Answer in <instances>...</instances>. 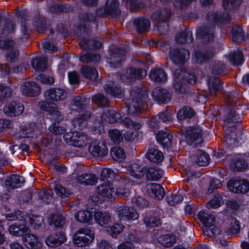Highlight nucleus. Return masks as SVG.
<instances>
[{
  "label": "nucleus",
  "mask_w": 249,
  "mask_h": 249,
  "mask_svg": "<svg viewBox=\"0 0 249 249\" xmlns=\"http://www.w3.org/2000/svg\"><path fill=\"white\" fill-rule=\"evenodd\" d=\"M224 128L226 136L228 138V142L232 146H238L240 142L241 129L239 126V115L235 111L231 110L224 120Z\"/></svg>",
  "instance_id": "obj_1"
},
{
  "label": "nucleus",
  "mask_w": 249,
  "mask_h": 249,
  "mask_svg": "<svg viewBox=\"0 0 249 249\" xmlns=\"http://www.w3.org/2000/svg\"><path fill=\"white\" fill-rule=\"evenodd\" d=\"M229 18V15L227 12L223 14L219 12H211L207 15L206 25L199 29L197 32V36L204 40L210 41L214 36V26L216 22H222Z\"/></svg>",
  "instance_id": "obj_2"
},
{
  "label": "nucleus",
  "mask_w": 249,
  "mask_h": 249,
  "mask_svg": "<svg viewBox=\"0 0 249 249\" xmlns=\"http://www.w3.org/2000/svg\"><path fill=\"white\" fill-rule=\"evenodd\" d=\"M97 193L104 198H110L115 196L128 197L130 194V191L128 188L124 186L122 182L115 185L106 182L98 187Z\"/></svg>",
  "instance_id": "obj_3"
},
{
  "label": "nucleus",
  "mask_w": 249,
  "mask_h": 249,
  "mask_svg": "<svg viewBox=\"0 0 249 249\" xmlns=\"http://www.w3.org/2000/svg\"><path fill=\"white\" fill-rule=\"evenodd\" d=\"M196 82L195 76L180 69L175 71L173 76V86L176 92L183 93L186 92L188 84Z\"/></svg>",
  "instance_id": "obj_4"
},
{
  "label": "nucleus",
  "mask_w": 249,
  "mask_h": 249,
  "mask_svg": "<svg viewBox=\"0 0 249 249\" xmlns=\"http://www.w3.org/2000/svg\"><path fill=\"white\" fill-rule=\"evenodd\" d=\"M131 99L126 103L127 111L130 114L141 113L144 109L143 103L148 97L146 92L140 89L132 90L130 93Z\"/></svg>",
  "instance_id": "obj_5"
},
{
  "label": "nucleus",
  "mask_w": 249,
  "mask_h": 249,
  "mask_svg": "<svg viewBox=\"0 0 249 249\" xmlns=\"http://www.w3.org/2000/svg\"><path fill=\"white\" fill-rule=\"evenodd\" d=\"M122 121L121 114L114 110H107L103 114L100 113L96 116L92 127L95 132L101 133L104 131V123H122Z\"/></svg>",
  "instance_id": "obj_6"
},
{
  "label": "nucleus",
  "mask_w": 249,
  "mask_h": 249,
  "mask_svg": "<svg viewBox=\"0 0 249 249\" xmlns=\"http://www.w3.org/2000/svg\"><path fill=\"white\" fill-rule=\"evenodd\" d=\"M86 102L87 99L81 96H77L73 100L72 107H74L75 108H72L71 109L77 110L80 108L81 109L79 112V117L73 121V124L75 127L77 125L78 128H81L84 127L86 124L84 121L89 118L91 116L90 112L84 109Z\"/></svg>",
  "instance_id": "obj_7"
},
{
  "label": "nucleus",
  "mask_w": 249,
  "mask_h": 249,
  "mask_svg": "<svg viewBox=\"0 0 249 249\" xmlns=\"http://www.w3.org/2000/svg\"><path fill=\"white\" fill-rule=\"evenodd\" d=\"M1 51L7 61L13 63L18 59V51L12 38L7 37L1 40Z\"/></svg>",
  "instance_id": "obj_8"
},
{
  "label": "nucleus",
  "mask_w": 249,
  "mask_h": 249,
  "mask_svg": "<svg viewBox=\"0 0 249 249\" xmlns=\"http://www.w3.org/2000/svg\"><path fill=\"white\" fill-rule=\"evenodd\" d=\"M94 232L88 228L77 230L73 238V244L78 247H83L91 244L94 239Z\"/></svg>",
  "instance_id": "obj_9"
},
{
  "label": "nucleus",
  "mask_w": 249,
  "mask_h": 249,
  "mask_svg": "<svg viewBox=\"0 0 249 249\" xmlns=\"http://www.w3.org/2000/svg\"><path fill=\"white\" fill-rule=\"evenodd\" d=\"M64 138L70 145L79 148L86 146L89 140V137L83 132L75 131L71 135L67 134Z\"/></svg>",
  "instance_id": "obj_10"
},
{
  "label": "nucleus",
  "mask_w": 249,
  "mask_h": 249,
  "mask_svg": "<svg viewBox=\"0 0 249 249\" xmlns=\"http://www.w3.org/2000/svg\"><path fill=\"white\" fill-rule=\"evenodd\" d=\"M169 57L175 64L183 65L189 59L190 53L183 48H174L170 50Z\"/></svg>",
  "instance_id": "obj_11"
},
{
  "label": "nucleus",
  "mask_w": 249,
  "mask_h": 249,
  "mask_svg": "<svg viewBox=\"0 0 249 249\" xmlns=\"http://www.w3.org/2000/svg\"><path fill=\"white\" fill-rule=\"evenodd\" d=\"M66 91L60 88H52L44 92V96L47 101L60 102L64 100L67 97Z\"/></svg>",
  "instance_id": "obj_12"
},
{
  "label": "nucleus",
  "mask_w": 249,
  "mask_h": 249,
  "mask_svg": "<svg viewBox=\"0 0 249 249\" xmlns=\"http://www.w3.org/2000/svg\"><path fill=\"white\" fill-rule=\"evenodd\" d=\"M89 152L93 156L103 157L107 155L108 149L106 143L103 141L94 140L90 143L89 148Z\"/></svg>",
  "instance_id": "obj_13"
},
{
  "label": "nucleus",
  "mask_w": 249,
  "mask_h": 249,
  "mask_svg": "<svg viewBox=\"0 0 249 249\" xmlns=\"http://www.w3.org/2000/svg\"><path fill=\"white\" fill-rule=\"evenodd\" d=\"M118 218L122 221L135 220L139 217V214L133 208L122 205L116 209Z\"/></svg>",
  "instance_id": "obj_14"
},
{
  "label": "nucleus",
  "mask_w": 249,
  "mask_h": 249,
  "mask_svg": "<svg viewBox=\"0 0 249 249\" xmlns=\"http://www.w3.org/2000/svg\"><path fill=\"white\" fill-rule=\"evenodd\" d=\"M24 110L23 105L15 101L6 103L2 109L3 113L10 117L18 116L22 114Z\"/></svg>",
  "instance_id": "obj_15"
},
{
  "label": "nucleus",
  "mask_w": 249,
  "mask_h": 249,
  "mask_svg": "<svg viewBox=\"0 0 249 249\" xmlns=\"http://www.w3.org/2000/svg\"><path fill=\"white\" fill-rule=\"evenodd\" d=\"M227 186L231 191L235 193L245 194L249 191V182L245 179L231 180Z\"/></svg>",
  "instance_id": "obj_16"
},
{
  "label": "nucleus",
  "mask_w": 249,
  "mask_h": 249,
  "mask_svg": "<svg viewBox=\"0 0 249 249\" xmlns=\"http://www.w3.org/2000/svg\"><path fill=\"white\" fill-rule=\"evenodd\" d=\"M147 75L146 71L142 69L130 68L126 70L125 74L121 76V79L126 83H129L135 79L143 78Z\"/></svg>",
  "instance_id": "obj_17"
},
{
  "label": "nucleus",
  "mask_w": 249,
  "mask_h": 249,
  "mask_svg": "<svg viewBox=\"0 0 249 249\" xmlns=\"http://www.w3.org/2000/svg\"><path fill=\"white\" fill-rule=\"evenodd\" d=\"M38 106L41 109L48 112L55 121L60 120L61 113L56 105L46 101H42L38 104Z\"/></svg>",
  "instance_id": "obj_18"
},
{
  "label": "nucleus",
  "mask_w": 249,
  "mask_h": 249,
  "mask_svg": "<svg viewBox=\"0 0 249 249\" xmlns=\"http://www.w3.org/2000/svg\"><path fill=\"white\" fill-rule=\"evenodd\" d=\"M126 51L124 49H116L107 59V63L112 68L120 67L124 60Z\"/></svg>",
  "instance_id": "obj_19"
},
{
  "label": "nucleus",
  "mask_w": 249,
  "mask_h": 249,
  "mask_svg": "<svg viewBox=\"0 0 249 249\" xmlns=\"http://www.w3.org/2000/svg\"><path fill=\"white\" fill-rule=\"evenodd\" d=\"M202 129L200 126L189 127L187 129L185 136L187 142L190 144L195 142V144L201 142Z\"/></svg>",
  "instance_id": "obj_20"
},
{
  "label": "nucleus",
  "mask_w": 249,
  "mask_h": 249,
  "mask_svg": "<svg viewBox=\"0 0 249 249\" xmlns=\"http://www.w3.org/2000/svg\"><path fill=\"white\" fill-rule=\"evenodd\" d=\"M20 90L23 95L27 96H36L39 94L40 88L35 82H27L21 86Z\"/></svg>",
  "instance_id": "obj_21"
},
{
  "label": "nucleus",
  "mask_w": 249,
  "mask_h": 249,
  "mask_svg": "<svg viewBox=\"0 0 249 249\" xmlns=\"http://www.w3.org/2000/svg\"><path fill=\"white\" fill-rule=\"evenodd\" d=\"M152 97L158 104L166 103L171 99V95L166 89L157 88L152 92Z\"/></svg>",
  "instance_id": "obj_22"
},
{
  "label": "nucleus",
  "mask_w": 249,
  "mask_h": 249,
  "mask_svg": "<svg viewBox=\"0 0 249 249\" xmlns=\"http://www.w3.org/2000/svg\"><path fill=\"white\" fill-rule=\"evenodd\" d=\"M119 4L118 0H107L104 7V12L98 13V15L105 14L117 16L120 13Z\"/></svg>",
  "instance_id": "obj_23"
},
{
  "label": "nucleus",
  "mask_w": 249,
  "mask_h": 249,
  "mask_svg": "<svg viewBox=\"0 0 249 249\" xmlns=\"http://www.w3.org/2000/svg\"><path fill=\"white\" fill-rule=\"evenodd\" d=\"M129 174L136 178H142L145 175V168L143 167L140 162H132L126 167Z\"/></svg>",
  "instance_id": "obj_24"
},
{
  "label": "nucleus",
  "mask_w": 249,
  "mask_h": 249,
  "mask_svg": "<svg viewBox=\"0 0 249 249\" xmlns=\"http://www.w3.org/2000/svg\"><path fill=\"white\" fill-rule=\"evenodd\" d=\"M146 189L149 195L156 199H162L164 196V189L159 184L149 183L146 186Z\"/></svg>",
  "instance_id": "obj_25"
},
{
  "label": "nucleus",
  "mask_w": 249,
  "mask_h": 249,
  "mask_svg": "<svg viewBox=\"0 0 249 249\" xmlns=\"http://www.w3.org/2000/svg\"><path fill=\"white\" fill-rule=\"evenodd\" d=\"M24 183V180L22 177L13 175L5 179L4 185L8 190H10L21 187Z\"/></svg>",
  "instance_id": "obj_26"
},
{
  "label": "nucleus",
  "mask_w": 249,
  "mask_h": 249,
  "mask_svg": "<svg viewBox=\"0 0 249 249\" xmlns=\"http://www.w3.org/2000/svg\"><path fill=\"white\" fill-rule=\"evenodd\" d=\"M24 234L22 236V240L28 249H38L41 247V243L35 235L27 232Z\"/></svg>",
  "instance_id": "obj_27"
},
{
  "label": "nucleus",
  "mask_w": 249,
  "mask_h": 249,
  "mask_svg": "<svg viewBox=\"0 0 249 249\" xmlns=\"http://www.w3.org/2000/svg\"><path fill=\"white\" fill-rule=\"evenodd\" d=\"M134 27L139 34L147 32L150 28L149 21L143 18H138L133 21Z\"/></svg>",
  "instance_id": "obj_28"
},
{
  "label": "nucleus",
  "mask_w": 249,
  "mask_h": 249,
  "mask_svg": "<svg viewBox=\"0 0 249 249\" xmlns=\"http://www.w3.org/2000/svg\"><path fill=\"white\" fill-rule=\"evenodd\" d=\"M65 240V236L62 233H55L46 237V244L50 247H55L60 245Z\"/></svg>",
  "instance_id": "obj_29"
},
{
  "label": "nucleus",
  "mask_w": 249,
  "mask_h": 249,
  "mask_svg": "<svg viewBox=\"0 0 249 249\" xmlns=\"http://www.w3.org/2000/svg\"><path fill=\"white\" fill-rule=\"evenodd\" d=\"M149 76L152 81L156 82L163 83L167 80L166 74L160 68L151 70Z\"/></svg>",
  "instance_id": "obj_30"
},
{
  "label": "nucleus",
  "mask_w": 249,
  "mask_h": 249,
  "mask_svg": "<svg viewBox=\"0 0 249 249\" xmlns=\"http://www.w3.org/2000/svg\"><path fill=\"white\" fill-rule=\"evenodd\" d=\"M94 219L97 224L105 227L111 221V216L107 212H97L94 213Z\"/></svg>",
  "instance_id": "obj_31"
},
{
  "label": "nucleus",
  "mask_w": 249,
  "mask_h": 249,
  "mask_svg": "<svg viewBox=\"0 0 249 249\" xmlns=\"http://www.w3.org/2000/svg\"><path fill=\"white\" fill-rule=\"evenodd\" d=\"M199 220L205 227H211L215 222L213 215L206 213L205 211H201L197 214Z\"/></svg>",
  "instance_id": "obj_32"
},
{
  "label": "nucleus",
  "mask_w": 249,
  "mask_h": 249,
  "mask_svg": "<svg viewBox=\"0 0 249 249\" xmlns=\"http://www.w3.org/2000/svg\"><path fill=\"white\" fill-rule=\"evenodd\" d=\"M98 178L92 174H85L78 176L77 182L84 185H94L97 182Z\"/></svg>",
  "instance_id": "obj_33"
},
{
  "label": "nucleus",
  "mask_w": 249,
  "mask_h": 249,
  "mask_svg": "<svg viewBox=\"0 0 249 249\" xmlns=\"http://www.w3.org/2000/svg\"><path fill=\"white\" fill-rule=\"evenodd\" d=\"M145 174L149 180H158L161 178L162 172L159 168L148 167L145 168Z\"/></svg>",
  "instance_id": "obj_34"
},
{
  "label": "nucleus",
  "mask_w": 249,
  "mask_h": 249,
  "mask_svg": "<svg viewBox=\"0 0 249 249\" xmlns=\"http://www.w3.org/2000/svg\"><path fill=\"white\" fill-rule=\"evenodd\" d=\"M114 83L110 82L104 86L106 91L112 96L121 98L124 94V90L120 87H114Z\"/></svg>",
  "instance_id": "obj_35"
},
{
  "label": "nucleus",
  "mask_w": 249,
  "mask_h": 249,
  "mask_svg": "<svg viewBox=\"0 0 249 249\" xmlns=\"http://www.w3.org/2000/svg\"><path fill=\"white\" fill-rule=\"evenodd\" d=\"M175 40L178 44L191 43L193 40V34L190 31L185 30L177 34Z\"/></svg>",
  "instance_id": "obj_36"
},
{
  "label": "nucleus",
  "mask_w": 249,
  "mask_h": 249,
  "mask_svg": "<svg viewBox=\"0 0 249 249\" xmlns=\"http://www.w3.org/2000/svg\"><path fill=\"white\" fill-rule=\"evenodd\" d=\"M158 142L164 147H169L171 145L172 136L168 132L159 131L156 136Z\"/></svg>",
  "instance_id": "obj_37"
},
{
  "label": "nucleus",
  "mask_w": 249,
  "mask_h": 249,
  "mask_svg": "<svg viewBox=\"0 0 249 249\" xmlns=\"http://www.w3.org/2000/svg\"><path fill=\"white\" fill-rule=\"evenodd\" d=\"M47 59L45 57H36L32 59V68L36 71H43L47 68Z\"/></svg>",
  "instance_id": "obj_38"
},
{
  "label": "nucleus",
  "mask_w": 249,
  "mask_h": 249,
  "mask_svg": "<svg viewBox=\"0 0 249 249\" xmlns=\"http://www.w3.org/2000/svg\"><path fill=\"white\" fill-rule=\"evenodd\" d=\"M146 158L150 161L159 163L163 159L162 153L156 149H151L148 150L145 155Z\"/></svg>",
  "instance_id": "obj_39"
},
{
  "label": "nucleus",
  "mask_w": 249,
  "mask_h": 249,
  "mask_svg": "<svg viewBox=\"0 0 249 249\" xmlns=\"http://www.w3.org/2000/svg\"><path fill=\"white\" fill-rule=\"evenodd\" d=\"M159 243L165 247H170L176 242L175 236L171 233L161 235L158 238Z\"/></svg>",
  "instance_id": "obj_40"
},
{
  "label": "nucleus",
  "mask_w": 249,
  "mask_h": 249,
  "mask_svg": "<svg viewBox=\"0 0 249 249\" xmlns=\"http://www.w3.org/2000/svg\"><path fill=\"white\" fill-rule=\"evenodd\" d=\"M81 72L84 77L91 80H96L98 76L96 70L88 66H83L81 69Z\"/></svg>",
  "instance_id": "obj_41"
},
{
  "label": "nucleus",
  "mask_w": 249,
  "mask_h": 249,
  "mask_svg": "<svg viewBox=\"0 0 249 249\" xmlns=\"http://www.w3.org/2000/svg\"><path fill=\"white\" fill-rule=\"evenodd\" d=\"M214 53L212 50H208L205 52H196L195 54V58L196 61L198 63H202L209 59H211L213 57Z\"/></svg>",
  "instance_id": "obj_42"
},
{
  "label": "nucleus",
  "mask_w": 249,
  "mask_h": 249,
  "mask_svg": "<svg viewBox=\"0 0 249 249\" xmlns=\"http://www.w3.org/2000/svg\"><path fill=\"white\" fill-rule=\"evenodd\" d=\"M26 224H20L19 226L16 225H11L8 231L10 233L14 236H20L29 231V227Z\"/></svg>",
  "instance_id": "obj_43"
},
{
  "label": "nucleus",
  "mask_w": 249,
  "mask_h": 249,
  "mask_svg": "<svg viewBox=\"0 0 249 249\" xmlns=\"http://www.w3.org/2000/svg\"><path fill=\"white\" fill-rule=\"evenodd\" d=\"M79 18L80 20V26L86 28L94 21L95 16L93 13L84 12L80 14Z\"/></svg>",
  "instance_id": "obj_44"
},
{
  "label": "nucleus",
  "mask_w": 249,
  "mask_h": 249,
  "mask_svg": "<svg viewBox=\"0 0 249 249\" xmlns=\"http://www.w3.org/2000/svg\"><path fill=\"white\" fill-rule=\"evenodd\" d=\"M207 84L210 93L212 96H214L216 92L221 88L220 80L215 77L210 78Z\"/></svg>",
  "instance_id": "obj_45"
},
{
  "label": "nucleus",
  "mask_w": 249,
  "mask_h": 249,
  "mask_svg": "<svg viewBox=\"0 0 249 249\" xmlns=\"http://www.w3.org/2000/svg\"><path fill=\"white\" fill-rule=\"evenodd\" d=\"M80 45L83 49L85 50L99 49L102 46L101 42L99 40L95 39L86 40L85 38L81 41Z\"/></svg>",
  "instance_id": "obj_46"
},
{
  "label": "nucleus",
  "mask_w": 249,
  "mask_h": 249,
  "mask_svg": "<svg viewBox=\"0 0 249 249\" xmlns=\"http://www.w3.org/2000/svg\"><path fill=\"white\" fill-rule=\"evenodd\" d=\"M195 159L196 162L199 166H206L208 165L210 160L209 155L201 150H197Z\"/></svg>",
  "instance_id": "obj_47"
},
{
  "label": "nucleus",
  "mask_w": 249,
  "mask_h": 249,
  "mask_svg": "<svg viewBox=\"0 0 249 249\" xmlns=\"http://www.w3.org/2000/svg\"><path fill=\"white\" fill-rule=\"evenodd\" d=\"M195 115V112L193 108L190 107H184L178 111L177 118L181 121L187 118H191Z\"/></svg>",
  "instance_id": "obj_48"
},
{
  "label": "nucleus",
  "mask_w": 249,
  "mask_h": 249,
  "mask_svg": "<svg viewBox=\"0 0 249 249\" xmlns=\"http://www.w3.org/2000/svg\"><path fill=\"white\" fill-rule=\"evenodd\" d=\"M74 217L81 223H87L92 219V215L89 211L83 210L76 213L74 215Z\"/></svg>",
  "instance_id": "obj_49"
},
{
  "label": "nucleus",
  "mask_w": 249,
  "mask_h": 249,
  "mask_svg": "<svg viewBox=\"0 0 249 249\" xmlns=\"http://www.w3.org/2000/svg\"><path fill=\"white\" fill-rule=\"evenodd\" d=\"M143 222L148 229L157 227L160 224V218L155 214L147 215L144 218Z\"/></svg>",
  "instance_id": "obj_50"
},
{
  "label": "nucleus",
  "mask_w": 249,
  "mask_h": 249,
  "mask_svg": "<svg viewBox=\"0 0 249 249\" xmlns=\"http://www.w3.org/2000/svg\"><path fill=\"white\" fill-rule=\"evenodd\" d=\"M171 15V12L169 9H162L156 11L152 15V18L158 21H166Z\"/></svg>",
  "instance_id": "obj_51"
},
{
  "label": "nucleus",
  "mask_w": 249,
  "mask_h": 249,
  "mask_svg": "<svg viewBox=\"0 0 249 249\" xmlns=\"http://www.w3.org/2000/svg\"><path fill=\"white\" fill-rule=\"evenodd\" d=\"M110 155L114 160L122 161L125 158L124 150L120 147H113L110 151Z\"/></svg>",
  "instance_id": "obj_52"
},
{
  "label": "nucleus",
  "mask_w": 249,
  "mask_h": 249,
  "mask_svg": "<svg viewBox=\"0 0 249 249\" xmlns=\"http://www.w3.org/2000/svg\"><path fill=\"white\" fill-rule=\"evenodd\" d=\"M229 61L234 66L242 65L244 62L243 54L241 51L238 50L230 55Z\"/></svg>",
  "instance_id": "obj_53"
},
{
  "label": "nucleus",
  "mask_w": 249,
  "mask_h": 249,
  "mask_svg": "<svg viewBox=\"0 0 249 249\" xmlns=\"http://www.w3.org/2000/svg\"><path fill=\"white\" fill-rule=\"evenodd\" d=\"M49 221L51 225L54 226L55 227H61L65 224L64 217L59 214L50 215Z\"/></svg>",
  "instance_id": "obj_54"
},
{
  "label": "nucleus",
  "mask_w": 249,
  "mask_h": 249,
  "mask_svg": "<svg viewBox=\"0 0 249 249\" xmlns=\"http://www.w3.org/2000/svg\"><path fill=\"white\" fill-rule=\"evenodd\" d=\"M223 203L221 196L219 194H216L207 203V207L208 209H215L220 207Z\"/></svg>",
  "instance_id": "obj_55"
},
{
  "label": "nucleus",
  "mask_w": 249,
  "mask_h": 249,
  "mask_svg": "<svg viewBox=\"0 0 249 249\" xmlns=\"http://www.w3.org/2000/svg\"><path fill=\"white\" fill-rule=\"evenodd\" d=\"M229 223L231 225L227 227L225 229L226 232L229 235H231L237 233L240 230V225L239 222L234 218L229 220Z\"/></svg>",
  "instance_id": "obj_56"
},
{
  "label": "nucleus",
  "mask_w": 249,
  "mask_h": 249,
  "mask_svg": "<svg viewBox=\"0 0 249 249\" xmlns=\"http://www.w3.org/2000/svg\"><path fill=\"white\" fill-rule=\"evenodd\" d=\"M109 137L115 143H120L123 139V132L117 129H110L108 131Z\"/></svg>",
  "instance_id": "obj_57"
},
{
  "label": "nucleus",
  "mask_w": 249,
  "mask_h": 249,
  "mask_svg": "<svg viewBox=\"0 0 249 249\" xmlns=\"http://www.w3.org/2000/svg\"><path fill=\"white\" fill-rule=\"evenodd\" d=\"M34 123H26L22 127L20 137L21 138H28L31 137L30 135L34 131L35 129Z\"/></svg>",
  "instance_id": "obj_58"
},
{
  "label": "nucleus",
  "mask_w": 249,
  "mask_h": 249,
  "mask_svg": "<svg viewBox=\"0 0 249 249\" xmlns=\"http://www.w3.org/2000/svg\"><path fill=\"white\" fill-rule=\"evenodd\" d=\"M124 228L122 224L115 223L108 227L107 231L112 237H116L123 231Z\"/></svg>",
  "instance_id": "obj_59"
},
{
  "label": "nucleus",
  "mask_w": 249,
  "mask_h": 249,
  "mask_svg": "<svg viewBox=\"0 0 249 249\" xmlns=\"http://www.w3.org/2000/svg\"><path fill=\"white\" fill-rule=\"evenodd\" d=\"M122 123L127 128L136 131L140 129L142 127V125L140 123L133 121L128 117H125L124 119H123Z\"/></svg>",
  "instance_id": "obj_60"
},
{
  "label": "nucleus",
  "mask_w": 249,
  "mask_h": 249,
  "mask_svg": "<svg viewBox=\"0 0 249 249\" xmlns=\"http://www.w3.org/2000/svg\"><path fill=\"white\" fill-rule=\"evenodd\" d=\"M80 60L84 63L98 62L100 60V56L96 53H87L81 55Z\"/></svg>",
  "instance_id": "obj_61"
},
{
  "label": "nucleus",
  "mask_w": 249,
  "mask_h": 249,
  "mask_svg": "<svg viewBox=\"0 0 249 249\" xmlns=\"http://www.w3.org/2000/svg\"><path fill=\"white\" fill-rule=\"evenodd\" d=\"M231 33L233 41L239 42L243 39L244 36L242 29L240 26H235L233 27Z\"/></svg>",
  "instance_id": "obj_62"
},
{
  "label": "nucleus",
  "mask_w": 249,
  "mask_h": 249,
  "mask_svg": "<svg viewBox=\"0 0 249 249\" xmlns=\"http://www.w3.org/2000/svg\"><path fill=\"white\" fill-rule=\"evenodd\" d=\"M93 101L100 107L107 106L108 103V100L103 94L99 93L94 95L92 97Z\"/></svg>",
  "instance_id": "obj_63"
},
{
  "label": "nucleus",
  "mask_w": 249,
  "mask_h": 249,
  "mask_svg": "<svg viewBox=\"0 0 249 249\" xmlns=\"http://www.w3.org/2000/svg\"><path fill=\"white\" fill-rule=\"evenodd\" d=\"M14 31V26L13 22L10 20H7L5 21L3 25V27L1 31V35L6 36L13 33Z\"/></svg>",
  "instance_id": "obj_64"
}]
</instances>
